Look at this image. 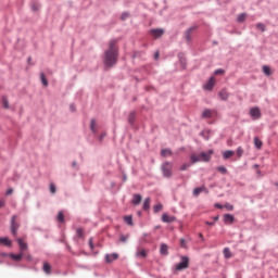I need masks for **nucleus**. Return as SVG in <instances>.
I'll use <instances>...</instances> for the list:
<instances>
[{"instance_id": "obj_1", "label": "nucleus", "mask_w": 278, "mask_h": 278, "mask_svg": "<svg viewBox=\"0 0 278 278\" xmlns=\"http://www.w3.org/2000/svg\"><path fill=\"white\" fill-rule=\"evenodd\" d=\"M116 60H118V47L116 46V40H111L109 49L104 52V64L111 68L116 64Z\"/></svg>"}, {"instance_id": "obj_2", "label": "nucleus", "mask_w": 278, "mask_h": 278, "mask_svg": "<svg viewBox=\"0 0 278 278\" xmlns=\"http://www.w3.org/2000/svg\"><path fill=\"white\" fill-rule=\"evenodd\" d=\"M212 155H214V150H208L207 152H202L199 155L192 154L191 162H192V164H197V162H210L212 160Z\"/></svg>"}, {"instance_id": "obj_3", "label": "nucleus", "mask_w": 278, "mask_h": 278, "mask_svg": "<svg viewBox=\"0 0 278 278\" xmlns=\"http://www.w3.org/2000/svg\"><path fill=\"white\" fill-rule=\"evenodd\" d=\"M162 172H163L164 177H167V178L173 177V163H170V162L163 163Z\"/></svg>"}, {"instance_id": "obj_4", "label": "nucleus", "mask_w": 278, "mask_h": 278, "mask_svg": "<svg viewBox=\"0 0 278 278\" xmlns=\"http://www.w3.org/2000/svg\"><path fill=\"white\" fill-rule=\"evenodd\" d=\"M190 266V258L181 256V261L175 266V270H186Z\"/></svg>"}, {"instance_id": "obj_5", "label": "nucleus", "mask_w": 278, "mask_h": 278, "mask_svg": "<svg viewBox=\"0 0 278 278\" xmlns=\"http://www.w3.org/2000/svg\"><path fill=\"white\" fill-rule=\"evenodd\" d=\"M18 227L21 225L16 222V215H13L11 218V233L16 237V233L18 232Z\"/></svg>"}, {"instance_id": "obj_6", "label": "nucleus", "mask_w": 278, "mask_h": 278, "mask_svg": "<svg viewBox=\"0 0 278 278\" xmlns=\"http://www.w3.org/2000/svg\"><path fill=\"white\" fill-rule=\"evenodd\" d=\"M250 116L253 118V121H258V118H262V111H260V108L255 106L250 110Z\"/></svg>"}, {"instance_id": "obj_7", "label": "nucleus", "mask_w": 278, "mask_h": 278, "mask_svg": "<svg viewBox=\"0 0 278 278\" xmlns=\"http://www.w3.org/2000/svg\"><path fill=\"white\" fill-rule=\"evenodd\" d=\"M201 192H205V194H210V190H207V188H205V186L195 188L193 190V197H199L201 194Z\"/></svg>"}, {"instance_id": "obj_8", "label": "nucleus", "mask_w": 278, "mask_h": 278, "mask_svg": "<svg viewBox=\"0 0 278 278\" xmlns=\"http://www.w3.org/2000/svg\"><path fill=\"white\" fill-rule=\"evenodd\" d=\"M150 34L154 38H162V36H164V29H162V28L152 29V30H150Z\"/></svg>"}, {"instance_id": "obj_9", "label": "nucleus", "mask_w": 278, "mask_h": 278, "mask_svg": "<svg viewBox=\"0 0 278 278\" xmlns=\"http://www.w3.org/2000/svg\"><path fill=\"white\" fill-rule=\"evenodd\" d=\"M175 220H177V218L175 216H170V215H168L166 213H164L162 215V222L163 223H175Z\"/></svg>"}, {"instance_id": "obj_10", "label": "nucleus", "mask_w": 278, "mask_h": 278, "mask_svg": "<svg viewBox=\"0 0 278 278\" xmlns=\"http://www.w3.org/2000/svg\"><path fill=\"white\" fill-rule=\"evenodd\" d=\"M16 242L20 247L21 253L27 251V249H28L27 243L25 241H23V239L18 238V239H16Z\"/></svg>"}, {"instance_id": "obj_11", "label": "nucleus", "mask_w": 278, "mask_h": 278, "mask_svg": "<svg viewBox=\"0 0 278 278\" xmlns=\"http://www.w3.org/2000/svg\"><path fill=\"white\" fill-rule=\"evenodd\" d=\"M116 260H118V254H116V253L106 254V255H105V262H106L108 264H112V262H114V261H116Z\"/></svg>"}, {"instance_id": "obj_12", "label": "nucleus", "mask_w": 278, "mask_h": 278, "mask_svg": "<svg viewBox=\"0 0 278 278\" xmlns=\"http://www.w3.org/2000/svg\"><path fill=\"white\" fill-rule=\"evenodd\" d=\"M214 77H211L208 81L204 85V90H213L214 89Z\"/></svg>"}, {"instance_id": "obj_13", "label": "nucleus", "mask_w": 278, "mask_h": 278, "mask_svg": "<svg viewBox=\"0 0 278 278\" xmlns=\"http://www.w3.org/2000/svg\"><path fill=\"white\" fill-rule=\"evenodd\" d=\"M212 116H214V111L213 110L205 109L202 112V118H212Z\"/></svg>"}, {"instance_id": "obj_14", "label": "nucleus", "mask_w": 278, "mask_h": 278, "mask_svg": "<svg viewBox=\"0 0 278 278\" xmlns=\"http://www.w3.org/2000/svg\"><path fill=\"white\" fill-rule=\"evenodd\" d=\"M233 220H235L233 215H231V214L224 215V223L226 225H231L233 223Z\"/></svg>"}, {"instance_id": "obj_15", "label": "nucleus", "mask_w": 278, "mask_h": 278, "mask_svg": "<svg viewBox=\"0 0 278 278\" xmlns=\"http://www.w3.org/2000/svg\"><path fill=\"white\" fill-rule=\"evenodd\" d=\"M141 201H142V195L135 194L131 203H132V205H140Z\"/></svg>"}, {"instance_id": "obj_16", "label": "nucleus", "mask_w": 278, "mask_h": 278, "mask_svg": "<svg viewBox=\"0 0 278 278\" xmlns=\"http://www.w3.org/2000/svg\"><path fill=\"white\" fill-rule=\"evenodd\" d=\"M0 244H4V247H12V240L10 238H0Z\"/></svg>"}, {"instance_id": "obj_17", "label": "nucleus", "mask_w": 278, "mask_h": 278, "mask_svg": "<svg viewBox=\"0 0 278 278\" xmlns=\"http://www.w3.org/2000/svg\"><path fill=\"white\" fill-rule=\"evenodd\" d=\"M235 153L232 150H227L223 153V157L224 160H229V157H233Z\"/></svg>"}, {"instance_id": "obj_18", "label": "nucleus", "mask_w": 278, "mask_h": 278, "mask_svg": "<svg viewBox=\"0 0 278 278\" xmlns=\"http://www.w3.org/2000/svg\"><path fill=\"white\" fill-rule=\"evenodd\" d=\"M219 97L222 101H227L229 99V92H227V90L224 89L219 92Z\"/></svg>"}, {"instance_id": "obj_19", "label": "nucleus", "mask_w": 278, "mask_h": 278, "mask_svg": "<svg viewBox=\"0 0 278 278\" xmlns=\"http://www.w3.org/2000/svg\"><path fill=\"white\" fill-rule=\"evenodd\" d=\"M23 252H21L20 254H10V257L15 262H21V260H23Z\"/></svg>"}, {"instance_id": "obj_20", "label": "nucleus", "mask_w": 278, "mask_h": 278, "mask_svg": "<svg viewBox=\"0 0 278 278\" xmlns=\"http://www.w3.org/2000/svg\"><path fill=\"white\" fill-rule=\"evenodd\" d=\"M151 207V198H147L143 202V210L147 212Z\"/></svg>"}, {"instance_id": "obj_21", "label": "nucleus", "mask_w": 278, "mask_h": 278, "mask_svg": "<svg viewBox=\"0 0 278 278\" xmlns=\"http://www.w3.org/2000/svg\"><path fill=\"white\" fill-rule=\"evenodd\" d=\"M161 255H168V245L166 243L161 244Z\"/></svg>"}, {"instance_id": "obj_22", "label": "nucleus", "mask_w": 278, "mask_h": 278, "mask_svg": "<svg viewBox=\"0 0 278 278\" xmlns=\"http://www.w3.org/2000/svg\"><path fill=\"white\" fill-rule=\"evenodd\" d=\"M42 270L46 275H51V265L49 263H43Z\"/></svg>"}, {"instance_id": "obj_23", "label": "nucleus", "mask_w": 278, "mask_h": 278, "mask_svg": "<svg viewBox=\"0 0 278 278\" xmlns=\"http://www.w3.org/2000/svg\"><path fill=\"white\" fill-rule=\"evenodd\" d=\"M194 29H197V26H193L186 31L185 38H186V40H188V42H189V40H191L190 34H192V31H194Z\"/></svg>"}, {"instance_id": "obj_24", "label": "nucleus", "mask_w": 278, "mask_h": 278, "mask_svg": "<svg viewBox=\"0 0 278 278\" xmlns=\"http://www.w3.org/2000/svg\"><path fill=\"white\" fill-rule=\"evenodd\" d=\"M161 155H162L163 157H168V156L173 155V151H170V149H163V150L161 151Z\"/></svg>"}, {"instance_id": "obj_25", "label": "nucleus", "mask_w": 278, "mask_h": 278, "mask_svg": "<svg viewBox=\"0 0 278 278\" xmlns=\"http://www.w3.org/2000/svg\"><path fill=\"white\" fill-rule=\"evenodd\" d=\"M124 222L126 225H129L130 227L134 226V217H131V215L125 216Z\"/></svg>"}, {"instance_id": "obj_26", "label": "nucleus", "mask_w": 278, "mask_h": 278, "mask_svg": "<svg viewBox=\"0 0 278 278\" xmlns=\"http://www.w3.org/2000/svg\"><path fill=\"white\" fill-rule=\"evenodd\" d=\"M263 73L264 75H267V77H270V75H273V72L270 71V66L268 65L263 66Z\"/></svg>"}, {"instance_id": "obj_27", "label": "nucleus", "mask_w": 278, "mask_h": 278, "mask_svg": "<svg viewBox=\"0 0 278 278\" xmlns=\"http://www.w3.org/2000/svg\"><path fill=\"white\" fill-rule=\"evenodd\" d=\"M223 253H224V257L226 260H230V257H231V250H229V248H225Z\"/></svg>"}, {"instance_id": "obj_28", "label": "nucleus", "mask_w": 278, "mask_h": 278, "mask_svg": "<svg viewBox=\"0 0 278 278\" xmlns=\"http://www.w3.org/2000/svg\"><path fill=\"white\" fill-rule=\"evenodd\" d=\"M76 237H77V238H80V239H84V238H85L84 228H77V229H76Z\"/></svg>"}, {"instance_id": "obj_29", "label": "nucleus", "mask_w": 278, "mask_h": 278, "mask_svg": "<svg viewBox=\"0 0 278 278\" xmlns=\"http://www.w3.org/2000/svg\"><path fill=\"white\" fill-rule=\"evenodd\" d=\"M90 129L92 134H97V122L94 119H91Z\"/></svg>"}, {"instance_id": "obj_30", "label": "nucleus", "mask_w": 278, "mask_h": 278, "mask_svg": "<svg viewBox=\"0 0 278 278\" xmlns=\"http://www.w3.org/2000/svg\"><path fill=\"white\" fill-rule=\"evenodd\" d=\"M254 144H255L256 149H262L263 142H262V140H260V138L255 137Z\"/></svg>"}, {"instance_id": "obj_31", "label": "nucleus", "mask_w": 278, "mask_h": 278, "mask_svg": "<svg viewBox=\"0 0 278 278\" xmlns=\"http://www.w3.org/2000/svg\"><path fill=\"white\" fill-rule=\"evenodd\" d=\"M40 79L43 86H49V81H47V77L45 76V73L40 74Z\"/></svg>"}, {"instance_id": "obj_32", "label": "nucleus", "mask_w": 278, "mask_h": 278, "mask_svg": "<svg viewBox=\"0 0 278 278\" xmlns=\"http://www.w3.org/2000/svg\"><path fill=\"white\" fill-rule=\"evenodd\" d=\"M2 105L5 110L10 108V102L8 101V98L2 97Z\"/></svg>"}, {"instance_id": "obj_33", "label": "nucleus", "mask_w": 278, "mask_h": 278, "mask_svg": "<svg viewBox=\"0 0 278 278\" xmlns=\"http://www.w3.org/2000/svg\"><path fill=\"white\" fill-rule=\"evenodd\" d=\"M245 20H247V15L244 13H241L237 17L238 23H244Z\"/></svg>"}, {"instance_id": "obj_34", "label": "nucleus", "mask_w": 278, "mask_h": 278, "mask_svg": "<svg viewBox=\"0 0 278 278\" xmlns=\"http://www.w3.org/2000/svg\"><path fill=\"white\" fill-rule=\"evenodd\" d=\"M256 29H258V31H266V25L258 23L256 24Z\"/></svg>"}, {"instance_id": "obj_35", "label": "nucleus", "mask_w": 278, "mask_h": 278, "mask_svg": "<svg viewBox=\"0 0 278 278\" xmlns=\"http://www.w3.org/2000/svg\"><path fill=\"white\" fill-rule=\"evenodd\" d=\"M137 257H147V251L144 250H139L136 253Z\"/></svg>"}, {"instance_id": "obj_36", "label": "nucleus", "mask_w": 278, "mask_h": 278, "mask_svg": "<svg viewBox=\"0 0 278 278\" xmlns=\"http://www.w3.org/2000/svg\"><path fill=\"white\" fill-rule=\"evenodd\" d=\"M163 207L164 206L162 204L154 205V207H153L154 214H157V212H162Z\"/></svg>"}, {"instance_id": "obj_37", "label": "nucleus", "mask_w": 278, "mask_h": 278, "mask_svg": "<svg viewBox=\"0 0 278 278\" xmlns=\"http://www.w3.org/2000/svg\"><path fill=\"white\" fill-rule=\"evenodd\" d=\"M56 219H58L59 223H64V213L59 212Z\"/></svg>"}, {"instance_id": "obj_38", "label": "nucleus", "mask_w": 278, "mask_h": 278, "mask_svg": "<svg viewBox=\"0 0 278 278\" xmlns=\"http://www.w3.org/2000/svg\"><path fill=\"white\" fill-rule=\"evenodd\" d=\"M136 119V114L135 113H130L128 116V123L134 124V121Z\"/></svg>"}, {"instance_id": "obj_39", "label": "nucleus", "mask_w": 278, "mask_h": 278, "mask_svg": "<svg viewBox=\"0 0 278 278\" xmlns=\"http://www.w3.org/2000/svg\"><path fill=\"white\" fill-rule=\"evenodd\" d=\"M217 170H218L219 173H222V175H227V167H225V166H219V167H217Z\"/></svg>"}, {"instance_id": "obj_40", "label": "nucleus", "mask_w": 278, "mask_h": 278, "mask_svg": "<svg viewBox=\"0 0 278 278\" xmlns=\"http://www.w3.org/2000/svg\"><path fill=\"white\" fill-rule=\"evenodd\" d=\"M244 153V150L242 149V147H239L238 149H237V155H238V157H242V154Z\"/></svg>"}, {"instance_id": "obj_41", "label": "nucleus", "mask_w": 278, "mask_h": 278, "mask_svg": "<svg viewBox=\"0 0 278 278\" xmlns=\"http://www.w3.org/2000/svg\"><path fill=\"white\" fill-rule=\"evenodd\" d=\"M180 247L182 249H188V243L185 241V239H180Z\"/></svg>"}, {"instance_id": "obj_42", "label": "nucleus", "mask_w": 278, "mask_h": 278, "mask_svg": "<svg viewBox=\"0 0 278 278\" xmlns=\"http://www.w3.org/2000/svg\"><path fill=\"white\" fill-rule=\"evenodd\" d=\"M224 207H226L228 210V212H233V205L229 204V203H226L224 205Z\"/></svg>"}, {"instance_id": "obj_43", "label": "nucleus", "mask_w": 278, "mask_h": 278, "mask_svg": "<svg viewBox=\"0 0 278 278\" xmlns=\"http://www.w3.org/2000/svg\"><path fill=\"white\" fill-rule=\"evenodd\" d=\"M128 238H129V236L121 235L119 240H121V242H127Z\"/></svg>"}, {"instance_id": "obj_44", "label": "nucleus", "mask_w": 278, "mask_h": 278, "mask_svg": "<svg viewBox=\"0 0 278 278\" xmlns=\"http://www.w3.org/2000/svg\"><path fill=\"white\" fill-rule=\"evenodd\" d=\"M92 242H93V239L90 238V239H89V247H90V250H91V251H94V243H92Z\"/></svg>"}, {"instance_id": "obj_45", "label": "nucleus", "mask_w": 278, "mask_h": 278, "mask_svg": "<svg viewBox=\"0 0 278 278\" xmlns=\"http://www.w3.org/2000/svg\"><path fill=\"white\" fill-rule=\"evenodd\" d=\"M55 191H56L55 185L51 184V185H50V192H51L52 194H55Z\"/></svg>"}, {"instance_id": "obj_46", "label": "nucleus", "mask_w": 278, "mask_h": 278, "mask_svg": "<svg viewBox=\"0 0 278 278\" xmlns=\"http://www.w3.org/2000/svg\"><path fill=\"white\" fill-rule=\"evenodd\" d=\"M127 18H129V13H123L122 21H127Z\"/></svg>"}, {"instance_id": "obj_47", "label": "nucleus", "mask_w": 278, "mask_h": 278, "mask_svg": "<svg viewBox=\"0 0 278 278\" xmlns=\"http://www.w3.org/2000/svg\"><path fill=\"white\" fill-rule=\"evenodd\" d=\"M188 168H190V164H184V165L180 167V170H188Z\"/></svg>"}, {"instance_id": "obj_48", "label": "nucleus", "mask_w": 278, "mask_h": 278, "mask_svg": "<svg viewBox=\"0 0 278 278\" xmlns=\"http://www.w3.org/2000/svg\"><path fill=\"white\" fill-rule=\"evenodd\" d=\"M225 74V70H216L215 71V75H224Z\"/></svg>"}, {"instance_id": "obj_49", "label": "nucleus", "mask_w": 278, "mask_h": 278, "mask_svg": "<svg viewBox=\"0 0 278 278\" xmlns=\"http://www.w3.org/2000/svg\"><path fill=\"white\" fill-rule=\"evenodd\" d=\"M5 206V200L0 199V207H4Z\"/></svg>"}, {"instance_id": "obj_50", "label": "nucleus", "mask_w": 278, "mask_h": 278, "mask_svg": "<svg viewBox=\"0 0 278 278\" xmlns=\"http://www.w3.org/2000/svg\"><path fill=\"white\" fill-rule=\"evenodd\" d=\"M215 207H217V210H223V205L218 203L215 204Z\"/></svg>"}, {"instance_id": "obj_51", "label": "nucleus", "mask_w": 278, "mask_h": 278, "mask_svg": "<svg viewBox=\"0 0 278 278\" xmlns=\"http://www.w3.org/2000/svg\"><path fill=\"white\" fill-rule=\"evenodd\" d=\"M12 192H14V189H9V190H7V194H8V195L12 194Z\"/></svg>"}, {"instance_id": "obj_52", "label": "nucleus", "mask_w": 278, "mask_h": 278, "mask_svg": "<svg viewBox=\"0 0 278 278\" xmlns=\"http://www.w3.org/2000/svg\"><path fill=\"white\" fill-rule=\"evenodd\" d=\"M72 166H73V168H77V163H76V161H74V162L72 163Z\"/></svg>"}, {"instance_id": "obj_53", "label": "nucleus", "mask_w": 278, "mask_h": 278, "mask_svg": "<svg viewBox=\"0 0 278 278\" xmlns=\"http://www.w3.org/2000/svg\"><path fill=\"white\" fill-rule=\"evenodd\" d=\"M154 58L157 60V58H160V52H155Z\"/></svg>"}, {"instance_id": "obj_54", "label": "nucleus", "mask_w": 278, "mask_h": 278, "mask_svg": "<svg viewBox=\"0 0 278 278\" xmlns=\"http://www.w3.org/2000/svg\"><path fill=\"white\" fill-rule=\"evenodd\" d=\"M70 108L72 112H75V104H72Z\"/></svg>"}, {"instance_id": "obj_55", "label": "nucleus", "mask_w": 278, "mask_h": 278, "mask_svg": "<svg viewBox=\"0 0 278 278\" xmlns=\"http://www.w3.org/2000/svg\"><path fill=\"white\" fill-rule=\"evenodd\" d=\"M206 225H208L210 227H214V223L211 222H206Z\"/></svg>"}, {"instance_id": "obj_56", "label": "nucleus", "mask_w": 278, "mask_h": 278, "mask_svg": "<svg viewBox=\"0 0 278 278\" xmlns=\"http://www.w3.org/2000/svg\"><path fill=\"white\" fill-rule=\"evenodd\" d=\"M31 10H34V12H36V10H38V7L31 5Z\"/></svg>"}, {"instance_id": "obj_57", "label": "nucleus", "mask_w": 278, "mask_h": 278, "mask_svg": "<svg viewBox=\"0 0 278 278\" xmlns=\"http://www.w3.org/2000/svg\"><path fill=\"white\" fill-rule=\"evenodd\" d=\"M199 237L201 238V240H205V239L203 238V233H199Z\"/></svg>"}, {"instance_id": "obj_58", "label": "nucleus", "mask_w": 278, "mask_h": 278, "mask_svg": "<svg viewBox=\"0 0 278 278\" xmlns=\"http://www.w3.org/2000/svg\"><path fill=\"white\" fill-rule=\"evenodd\" d=\"M214 220H218V216L214 217Z\"/></svg>"}, {"instance_id": "obj_59", "label": "nucleus", "mask_w": 278, "mask_h": 278, "mask_svg": "<svg viewBox=\"0 0 278 278\" xmlns=\"http://www.w3.org/2000/svg\"><path fill=\"white\" fill-rule=\"evenodd\" d=\"M27 260H31V256H27Z\"/></svg>"}]
</instances>
